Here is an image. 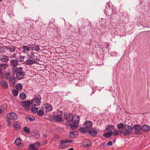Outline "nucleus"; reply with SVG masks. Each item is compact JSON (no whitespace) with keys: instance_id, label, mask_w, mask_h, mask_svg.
Here are the masks:
<instances>
[{"instance_id":"f257e3e1","label":"nucleus","mask_w":150,"mask_h":150,"mask_svg":"<svg viewBox=\"0 0 150 150\" xmlns=\"http://www.w3.org/2000/svg\"><path fill=\"white\" fill-rule=\"evenodd\" d=\"M133 130V127L129 125L126 124L124 128V136H128L132 134V131Z\"/></svg>"},{"instance_id":"f03ea898","label":"nucleus","mask_w":150,"mask_h":150,"mask_svg":"<svg viewBox=\"0 0 150 150\" xmlns=\"http://www.w3.org/2000/svg\"><path fill=\"white\" fill-rule=\"evenodd\" d=\"M6 117L9 120H16L18 118V115L15 112H10L6 115Z\"/></svg>"},{"instance_id":"7ed1b4c3","label":"nucleus","mask_w":150,"mask_h":150,"mask_svg":"<svg viewBox=\"0 0 150 150\" xmlns=\"http://www.w3.org/2000/svg\"><path fill=\"white\" fill-rule=\"evenodd\" d=\"M72 114L70 113H66L64 114V119L66 120V122L68 124L72 123Z\"/></svg>"},{"instance_id":"20e7f679","label":"nucleus","mask_w":150,"mask_h":150,"mask_svg":"<svg viewBox=\"0 0 150 150\" xmlns=\"http://www.w3.org/2000/svg\"><path fill=\"white\" fill-rule=\"evenodd\" d=\"M22 105L24 108L25 110H30L31 104L30 101H24L23 102H22Z\"/></svg>"},{"instance_id":"39448f33","label":"nucleus","mask_w":150,"mask_h":150,"mask_svg":"<svg viewBox=\"0 0 150 150\" xmlns=\"http://www.w3.org/2000/svg\"><path fill=\"white\" fill-rule=\"evenodd\" d=\"M38 82L41 85H44L47 84L46 80L40 74L38 75Z\"/></svg>"},{"instance_id":"423d86ee","label":"nucleus","mask_w":150,"mask_h":150,"mask_svg":"<svg viewBox=\"0 0 150 150\" xmlns=\"http://www.w3.org/2000/svg\"><path fill=\"white\" fill-rule=\"evenodd\" d=\"M23 68L21 67H13L12 68V72L16 75L23 71Z\"/></svg>"},{"instance_id":"0eeeda50","label":"nucleus","mask_w":150,"mask_h":150,"mask_svg":"<svg viewBox=\"0 0 150 150\" xmlns=\"http://www.w3.org/2000/svg\"><path fill=\"white\" fill-rule=\"evenodd\" d=\"M133 128L136 131L135 132L137 134H141L142 132L140 131V130L141 129V126L140 125L138 124H136L134 125L133 127Z\"/></svg>"},{"instance_id":"6e6552de","label":"nucleus","mask_w":150,"mask_h":150,"mask_svg":"<svg viewBox=\"0 0 150 150\" xmlns=\"http://www.w3.org/2000/svg\"><path fill=\"white\" fill-rule=\"evenodd\" d=\"M87 133L91 136L93 137H96L98 134V132L93 128L88 129Z\"/></svg>"},{"instance_id":"1a4fd4ad","label":"nucleus","mask_w":150,"mask_h":150,"mask_svg":"<svg viewBox=\"0 0 150 150\" xmlns=\"http://www.w3.org/2000/svg\"><path fill=\"white\" fill-rule=\"evenodd\" d=\"M72 123L74 124H78L79 122V116L76 115H73L72 117Z\"/></svg>"},{"instance_id":"9d476101","label":"nucleus","mask_w":150,"mask_h":150,"mask_svg":"<svg viewBox=\"0 0 150 150\" xmlns=\"http://www.w3.org/2000/svg\"><path fill=\"white\" fill-rule=\"evenodd\" d=\"M52 117L56 121L60 122L63 121V120L62 118V116L61 114L59 115H53Z\"/></svg>"},{"instance_id":"9b49d317","label":"nucleus","mask_w":150,"mask_h":150,"mask_svg":"<svg viewBox=\"0 0 150 150\" xmlns=\"http://www.w3.org/2000/svg\"><path fill=\"white\" fill-rule=\"evenodd\" d=\"M141 128V129L144 132H148L150 130V126L147 125L143 124Z\"/></svg>"},{"instance_id":"f8f14e48","label":"nucleus","mask_w":150,"mask_h":150,"mask_svg":"<svg viewBox=\"0 0 150 150\" xmlns=\"http://www.w3.org/2000/svg\"><path fill=\"white\" fill-rule=\"evenodd\" d=\"M0 57V60L2 62H7L9 60L8 57L6 55H1Z\"/></svg>"},{"instance_id":"ddd939ff","label":"nucleus","mask_w":150,"mask_h":150,"mask_svg":"<svg viewBox=\"0 0 150 150\" xmlns=\"http://www.w3.org/2000/svg\"><path fill=\"white\" fill-rule=\"evenodd\" d=\"M85 127L88 129H90L92 127L93 125L92 123L90 121H86L84 124Z\"/></svg>"},{"instance_id":"4468645a","label":"nucleus","mask_w":150,"mask_h":150,"mask_svg":"<svg viewBox=\"0 0 150 150\" xmlns=\"http://www.w3.org/2000/svg\"><path fill=\"white\" fill-rule=\"evenodd\" d=\"M16 75V77L18 79L21 80L23 79L25 77V74L23 71Z\"/></svg>"},{"instance_id":"2eb2a0df","label":"nucleus","mask_w":150,"mask_h":150,"mask_svg":"<svg viewBox=\"0 0 150 150\" xmlns=\"http://www.w3.org/2000/svg\"><path fill=\"white\" fill-rule=\"evenodd\" d=\"M18 61L17 59H13L11 60L10 64L13 67H16L18 65Z\"/></svg>"},{"instance_id":"dca6fc26","label":"nucleus","mask_w":150,"mask_h":150,"mask_svg":"<svg viewBox=\"0 0 150 150\" xmlns=\"http://www.w3.org/2000/svg\"><path fill=\"white\" fill-rule=\"evenodd\" d=\"M38 144V142L34 144H30L28 146L29 150H36L37 149L35 147L36 144Z\"/></svg>"},{"instance_id":"f3484780","label":"nucleus","mask_w":150,"mask_h":150,"mask_svg":"<svg viewBox=\"0 0 150 150\" xmlns=\"http://www.w3.org/2000/svg\"><path fill=\"white\" fill-rule=\"evenodd\" d=\"M1 86L4 88L7 89L8 88L7 83L4 81H1L0 82Z\"/></svg>"},{"instance_id":"a211bd4d","label":"nucleus","mask_w":150,"mask_h":150,"mask_svg":"<svg viewBox=\"0 0 150 150\" xmlns=\"http://www.w3.org/2000/svg\"><path fill=\"white\" fill-rule=\"evenodd\" d=\"M16 82V79L13 77H11L9 80V83L10 86H13Z\"/></svg>"},{"instance_id":"6ab92c4d","label":"nucleus","mask_w":150,"mask_h":150,"mask_svg":"<svg viewBox=\"0 0 150 150\" xmlns=\"http://www.w3.org/2000/svg\"><path fill=\"white\" fill-rule=\"evenodd\" d=\"M31 104L32 106H35L37 105L38 104V98L35 97L33 98L31 100Z\"/></svg>"},{"instance_id":"aec40b11","label":"nucleus","mask_w":150,"mask_h":150,"mask_svg":"<svg viewBox=\"0 0 150 150\" xmlns=\"http://www.w3.org/2000/svg\"><path fill=\"white\" fill-rule=\"evenodd\" d=\"M115 126L111 125H108L105 128V130L112 131L115 129Z\"/></svg>"},{"instance_id":"412c9836","label":"nucleus","mask_w":150,"mask_h":150,"mask_svg":"<svg viewBox=\"0 0 150 150\" xmlns=\"http://www.w3.org/2000/svg\"><path fill=\"white\" fill-rule=\"evenodd\" d=\"M92 143L89 140H86L84 143V146L85 147L88 148L90 147Z\"/></svg>"},{"instance_id":"4be33fe9","label":"nucleus","mask_w":150,"mask_h":150,"mask_svg":"<svg viewBox=\"0 0 150 150\" xmlns=\"http://www.w3.org/2000/svg\"><path fill=\"white\" fill-rule=\"evenodd\" d=\"M112 135V132L110 131L109 132L104 133L103 135V137H106L108 138L111 137Z\"/></svg>"},{"instance_id":"5701e85b","label":"nucleus","mask_w":150,"mask_h":150,"mask_svg":"<svg viewBox=\"0 0 150 150\" xmlns=\"http://www.w3.org/2000/svg\"><path fill=\"white\" fill-rule=\"evenodd\" d=\"M6 49L9 50L11 52H13L15 50V47L13 45H10L8 47H6Z\"/></svg>"},{"instance_id":"b1692460","label":"nucleus","mask_w":150,"mask_h":150,"mask_svg":"<svg viewBox=\"0 0 150 150\" xmlns=\"http://www.w3.org/2000/svg\"><path fill=\"white\" fill-rule=\"evenodd\" d=\"M46 105V106L45 107L46 108L45 112H48L52 110V107L50 104L48 103H47Z\"/></svg>"},{"instance_id":"393cba45","label":"nucleus","mask_w":150,"mask_h":150,"mask_svg":"<svg viewBox=\"0 0 150 150\" xmlns=\"http://www.w3.org/2000/svg\"><path fill=\"white\" fill-rule=\"evenodd\" d=\"M34 63H37L36 62H35L33 60L28 59L27 61L25 62V63L26 64L30 65Z\"/></svg>"},{"instance_id":"a878e982","label":"nucleus","mask_w":150,"mask_h":150,"mask_svg":"<svg viewBox=\"0 0 150 150\" xmlns=\"http://www.w3.org/2000/svg\"><path fill=\"white\" fill-rule=\"evenodd\" d=\"M79 131L83 133H87L88 129L85 127V128L81 127L79 129Z\"/></svg>"},{"instance_id":"bb28decb","label":"nucleus","mask_w":150,"mask_h":150,"mask_svg":"<svg viewBox=\"0 0 150 150\" xmlns=\"http://www.w3.org/2000/svg\"><path fill=\"white\" fill-rule=\"evenodd\" d=\"M14 126L16 128V130H18V129H20V127L19 123L18 122L16 121H15L13 123Z\"/></svg>"},{"instance_id":"cd10ccee","label":"nucleus","mask_w":150,"mask_h":150,"mask_svg":"<svg viewBox=\"0 0 150 150\" xmlns=\"http://www.w3.org/2000/svg\"><path fill=\"white\" fill-rule=\"evenodd\" d=\"M0 66L4 69H7L8 67V64L6 63H1Z\"/></svg>"},{"instance_id":"c85d7f7f","label":"nucleus","mask_w":150,"mask_h":150,"mask_svg":"<svg viewBox=\"0 0 150 150\" xmlns=\"http://www.w3.org/2000/svg\"><path fill=\"white\" fill-rule=\"evenodd\" d=\"M15 144L17 146L20 145L21 143V139L19 138H17L14 142Z\"/></svg>"},{"instance_id":"c756f323","label":"nucleus","mask_w":150,"mask_h":150,"mask_svg":"<svg viewBox=\"0 0 150 150\" xmlns=\"http://www.w3.org/2000/svg\"><path fill=\"white\" fill-rule=\"evenodd\" d=\"M68 125H70V127L71 129L74 130L77 128L78 126L77 125H75V124H68Z\"/></svg>"},{"instance_id":"7c9ffc66","label":"nucleus","mask_w":150,"mask_h":150,"mask_svg":"<svg viewBox=\"0 0 150 150\" xmlns=\"http://www.w3.org/2000/svg\"><path fill=\"white\" fill-rule=\"evenodd\" d=\"M19 97L21 99L25 100L26 98V95L24 93H22L19 95Z\"/></svg>"},{"instance_id":"2f4dec72","label":"nucleus","mask_w":150,"mask_h":150,"mask_svg":"<svg viewBox=\"0 0 150 150\" xmlns=\"http://www.w3.org/2000/svg\"><path fill=\"white\" fill-rule=\"evenodd\" d=\"M125 127V125H124L122 123H120L117 125V127L119 129H124Z\"/></svg>"},{"instance_id":"473e14b6","label":"nucleus","mask_w":150,"mask_h":150,"mask_svg":"<svg viewBox=\"0 0 150 150\" xmlns=\"http://www.w3.org/2000/svg\"><path fill=\"white\" fill-rule=\"evenodd\" d=\"M43 56L39 55L38 56V64L40 65H43L44 62L42 60V59H40V58H41V57H43Z\"/></svg>"},{"instance_id":"72a5a7b5","label":"nucleus","mask_w":150,"mask_h":150,"mask_svg":"<svg viewBox=\"0 0 150 150\" xmlns=\"http://www.w3.org/2000/svg\"><path fill=\"white\" fill-rule=\"evenodd\" d=\"M23 49L24 51H27L30 50V47L28 46H23Z\"/></svg>"},{"instance_id":"f704fd0d","label":"nucleus","mask_w":150,"mask_h":150,"mask_svg":"<svg viewBox=\"0 0 150 150\" xmlns=\"http://www.w3.org/2000/svg\"><path fill=\"white\" fill-rule=\"evenodd\" d=\"M23 129L25 132L27 134H28L30 132V130L29 128L27 127H24L23 128Z\"/></svg>"},{"instance_id":"c9c22d12","label":"nucleus","mask_w":150,"mask_h":150,"mask_svg":"<svg viewBox=\"0 0 150 150\" xmlns=\"http://www.w3.org/2000/svg\"><path fill=\"white\" fill-rule=\"evenodd\" d=\"M4 108V110L5 111L6 110L7 108V105H4L3 106H2L0 109V114H1L2 112V108Z\"/></svg>"},{"instance_id":"e433bc0d","label":"nucleus","mask_w":150,"mask_h":150,"mask_svg":"<svg viewBox=\"0 0 150 150\" xmlns=\"http://www.w3.org/2000/svg\"><path fill=\"white\" fill-rule=\"evenodd\" d=\"M12 93L14 96H16L18 95V92L16 90L14 89L13 90Z\"/></svg>"},{"instance_id":"4c0bfd02","label":"nucleus","mask_w":150,"mask_h":150,"mask_svg":"<svg viewBox=\"0 0 150 150\" xmlns=\"http://www.w3.org/2000/svg\"><path fill=\"white\" fill-rule=\"evenodd\" d=\"M44 115V112L43 111L41 110H39L38 111V115L40 116H43Z\"/></svg>"},{"instance_id":"58836bf2","label":"nucleus","mask_w":150,"mask_h":150,"mask_svg":"<svg viewBox=\"0 0 150 150\" xmlns=\"http://www.w3.org/2000/svg\"><path fill=\"white\" fill-rule=\"evenodd\" d=\"M18 90H21L23 88L22 85L21 83H18L16 86Z\"/></svg>"},{"instance_id":"ea45409f","label":"nucleus","mask_w":150,"mask_h":150,"mask_svg":"<svg viewBox=\"0 0 150 150\" xmlns=\"http://www.w3.org/2000/svg\"><path fill=\"white\" fill-rule=\"evenodd\" d=\"M31 110L33 113H35L37 112L38 111V108L36 107H33L32 106L31 107Z\"/></svg>"},{"instance_id":"a19ab883","label":"nucleus","mask_w":150,"mask_h":150,"mask_svg":"<svg viewBox=\"0 0 150 150\" xmlns=\"http://www.w3.org/2000/svg\"><path fill=\"white\" fill-rule=\"evenodd\" d=\"M26 118H27L30 121H33L35 120V118L33 116L31 117L30 115L27 116L26 117Z\"/></svg>"},{"instance_id":"79ce46f5","label":"nucleus","mask_w":150,"mask_h":150,"mask_svg":"<svg viewBox=\"0 0 150 150\" xmlns=\"http://www.w3.org/2000/svg\"><path fill=\"white\" fill-rule=\"evenodd\" d=\"M24 57L22 56H20L18 58H17V59H18L20 62H22L23 61Z\"/></svg>"},{"instance_id":"37998d69","label":"nucleus","mask_w":150,"mask_h":150,"mask_svg":"<svg viewBox=\"0 0 150 150\" xmlns=\"http://www.w3.org/2000/svg\"><path fill=\"white\" fill-rule=\"evenodd\" d=\"M5 47H0V51L1 52H6Z\"/></svg>"},{"instance_id":"c03bdc74","label":"nucleus","mask_w":150,"mask_h":150,"mask_svg":"<svg viewBox=\"0 0 150 150\" xmlns=\"http://www.w3.org/2000/svg\"><path fill=\"white\" fill-rule=\"evenodd\" d=\"M113 136H115L119 135L118 132L117 130H115L113 132H112Z\"/></svg>"},{"instance_id":"a18cd8bd","label":"nucleus","mask_w":150,"mask_h":150,"mask_svg":"<svg viewBox=\"0 0 150 150\" xmlns=\"http://www.w3.org/2000/svg\"><path fill=\"white\" fill-rule=\"evenodd\" d=\"M75 132L74 131H71L69 132V136L70 137L75 135Z\"/></svg>"},{"instance_id":"49530a36","label":"nucleus","mask_w":150,"mask_h":150,"mask_svg":"<svg viewBox=\"0 0 150 150\" xmlns=\"http://www.w3.org/2000/svg\"><path fill=\"white\" fill-rule=\"evenodd\" d=\"M41 98L40 94H38V106L39 105H40V103H41Z\"/></svg>"},{"instance_id":"de8ad7c7","label":"nucleus","mask_w":150,"mask_h":150,"mask_svg":"<svg viewBox=\"0 0 150 150\" xmlns=\"http://www.w3.org/2000/svg\"><path fill=\"white\" fill-rule=\"evenodd\" d=\"M106 146L105 144V143H103L100 146V147L101 149H103Z\"/></svg>"},{"instance_id":"09e8293b","label":"nucleus","mask_w":150,"mask_h":150,"mask_svg":"<svg viewBox=\"0 0 150 150\" xmlns=\"http://www.w3.org/2000/svg\"><path fill=\"white\" fill-rule=\"evenodd\" d=\"M119 134L121 135V134H123V135H124V131H123L122 129L121 130L120 129V130H119L118 131Z\"/></svg>"},{"instance_id":"8fccbe9b","label":"nucleus","mask_w":150,"mask_h":150,"mask_svg":"<svg viewBox=\"0 0 150 150\" xmlns=\"http://www.w3.org/2000/svg\"><path fill=\"white\" fill-rule=\"evenodd\" d=\"M73 142V141L71 139H70V140L66 139V140H65V142H66V143H71Z\"/></svg>"},{"instance_id":"3c124183","label":"nucleus","mask_w":150,"mask_h":150,"mask_svg":"<svg viewBox=\"0 0 150 150\" xmlns=\"http://www.w3.org/2000/svg\"><path fill=\"white\" fill-rule=\"evenodd\" d=\"M10 120H9V119H8L6 120L7 122L8 123V124H7L8 126H9V127L11 125V121Z\"/></svg>"},{"instance_id":"603ef678","label":"nucleus","mask_w":150,"mask_h":150,"mask_svg":"<svg viewBox=\"0 0 150 150\" xmlns=\"http://www.w3.org/2000/svg\"><path fill=\"white\" fill-rule=\"evenodd\" d=\"M60 148H59L60 149L64 148L67 146L66 145L64 144L63 145L61 144V145H60Z\"/></svg>"},{"instance_id":"864d4df0","label":"nucleus","mask_w":150,"mask_h":150,"mask_svg":"<svg viewBox=\"0 0 150 150\" xmlns=\"http://www.w3.org/2000/svg\"><path fill=\"white\" fill-rule=\"evenodd\" d=\"M112 142L110 141L108 142L107 143V145L108 146L112 145Z\"/></svg>"},{"instance_id":"5fc2aeb1","label":"nucleus","mask_w":150,"mask_h":150,"mask_svg":"<svg viewBox=\"0 0 150 150\" xmlns=\"http://www.w3.org/2000/svg\"><path fill=\"white\" fill-rule=\"evenodd\" d=\"M60 143L62 144H64L65 143H66V142H65V140H60Z\"/></svg>"},{"instance_id":"6e6d98bb","label":"nucleus","mask_w":150,"mask_h":150,"mask_svg":"<svg viewBox=\"0 0 150 150\" xmlns=\"http://www.w3.org/2000/svg\"><path fill=\"white\" fill-rule=\"evenodd\" d=\"M3 72L1 69L0 67V76L2 75Z\"/></svg>"},{"instance_id":"4d7b16f0","label":"nucleus","mask_w":150,"mask_h":150,"mask_svg":"<svg viewBox=\"0 0 150 150\" xmlns=\"http://www.w3.org/2000/svg\"><path fill=\"white\" fill-rule=\"evenodd\" d=\"M16 54H14L12 55V56H11V57H12V58H16Z\"/></svg>"},{"instance_id":"13d9d810","label":"nucleus","mask_w":150,"mask_h":150,"mask_svg":"<svg viewBox=\"0 0 150 150\" xmlns=\"http://www.w3.org/2000/svg\"><path fill=\"white\" fill-rule=\"evenodd\" d=\"M11 74V72H8L6 73V75L8 76L10 75Z\"/></svg>"},{"instance_id":"bf43d9fd","label":"nucleus","mask_w":150,"mask_h":150,"mask_svg":"<svg viewBox=\"0 0 150 150\" xmlns=\"http://www.w3.org/2000/svg\"><path fill=\"white\" fill-rule=\"evenodd\" d=\"M109 44L108 43H107V44H106V45L105 46V48L106 49H107L108 48V47H109Z\"/></svg>"},{"instance_id":"052dcab7","label":"nucleus","mask_w":150,"mask_h":150,"mask_svg":"<svg viewBox=\"0 0 150 150\" xmlns=\"http://www.w3.org/2000/svg\"><path fill=\"white\" fill-rule=\"evenodd\" d=\"M47 142V141H46L44 143H42V145H44L45 144H46Z\"/></svg>"},{"instance_id":"680f3d73","label":"nucleus","mask_w":150,"mask_h":150,"mask_svg":"<svg viewBox=\"0 0 150 150\" xmlns=\"http://www.w3.org/2000/svg\"><path fill=\"white\" fill-rule=\"evenodd\" d=\"M41 145V144L40 142H38V146H40Z\"/></svg>"},{"instance_id":"e2e57ef3","label":"nucleus","mask_w":150,"mask_h":150,"mask_svg":"<svg viewBox=\"0 0 150 150\" xmlns=\"http://www.w3.org/2000/svg\"><path fill=\"white\" fill-rule=\"evenodd\" d=\"M67 150H74V149L73 148H71L69 149H68Z\"/></svg>"},{"instance_id":"0e129e2a","label":"nucleus","mask_w":150,"mask_h":150,"mask_svg":"<svg viewBox=\"0 0 150 150\" xmlns=\"http://www.w3.org/2000/svg\"><path fill=\"white\" fill-rule=\"evenodd\" d=\"M89 41H90V43H89H89L88 44V45H91V43H90V42H91V40H90Z\"/></svg>"},{"instance_id":"69168bd1","label":"nucleus","mask_w":150,"mask_h":150,"mask_svg":"<svg viewBox=\"0 0 150 150\" xmlns=\"http://www.w3.org/2000/svg\"><path fill=\"white\" fill-rule=\"evenodd\" d=\"M35 49L36 51H38V48H37L36 47H35Z\"/></svg>"},{"instance_id":"338daca9","label":"nucleus","mask_w":150,"mask_h":150,"mask_svg":"<svg viewBox=\"0 0 150 150\" xmlns=\"http://www.w3.org/2000/svg\"><path fill=\"white\" fill-rule=\"evenodd\" d=\"M6 79H9V78L8 77H6Z\"/></svg>"},{"instance_id":"774afa93","label":"nucleus","mask_w":150,"mask_h":150,"mask_svg":"<svg viewBox=\"0 0 150 150\" xmlns=\"http://www.w3.org/2000/svg\"><path fill=\"white\" fill-rule=\"evenodd\" d=\"M56 138H59V137L57 135H56V137H55Z\"/></svg>"}]
</instances>
